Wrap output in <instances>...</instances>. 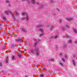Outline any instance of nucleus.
I'll return each mask as SVG.
<instances>
[{"label": "nucleus", "instance_id": "nucleus-1", "mask_svg": "<svg viewBox=\"0 0 77 77\" xmlns=\"http://www.w3.org/2000/svg\"><path fill=\"white\" fill-rule=\"evenodd\" d=\"M22 17H25L22 18V20H26V21H29V15L26 13H22Z\"/></svg>", "mask_w": 77, "mask_h": 77}, {"label": "nucleus", "instance_id": "nucleus-2", "mask_svg": "<svg viewBox=\"0 0 77 77\" xmlns=\"http://www.w3.org/2000/svg\"><path fill=\"white\" fill-rule=\"evenodd\" d=\"M31 2L34 5H39V3L38 2H36L35 0H31Z\"/></svg>", "mask_w": 77, "mask_h": 77}, {"label": "nucleus", "instance_id": "nucleus-3", "mask_svg": "<svg viewBox=\"0 0 77 77\" xmlns=\"http://www.w3.org/2000/svg\"><path fill=\"white\" fill-rule=\"evenodd\" d=\"M35 50L36 51V54L37 55L39 54V49L38 48H35Z\"/></svg>", "mask_w": 77, "mask_h": 77}, {"label": "nucleus", "instance_id": "nucleus-4", "mask_svg": "<svg viewBox=\"0 0 77 77\" xmlns=\"http://www.w3.org/2000/svg\"><path fill=\"white\" fill-rule=\"evenodd\" d=\"M5 14H7V15H8L9 14H13V13H12V12L9 11H5Z\"/></svg>", "mask_w": 77, "mask_h": 77}, {"label": "nucleus", "instance_id": "nucleus-5", "mask_svg": "<svg viewBox=\"0 0 77 77\" xmlns=\"http://www.w3.org/2000/svg\"><path fill=\"white\" fill-rule=\"evenodd\" d=\"M58 38V36L56 35L54 37L53 36L51 37L50 38V39H52V38H54V39H57Z\"/></svg>", "mask_w": 77, "mask_h": 77}, {"label": "nucleus", "instance_id": "nucleus-6", "mask_svg": "<svg viewBox=\"0 0 77 77\" xmlns=\"http://www.w3.org/2000/svg\"><path fill=\"white\" fill-rule=\"evenodd\" d=\"M72 62L73 63V64L74 66H75V64L76 63V62L74 60H72Z\"/></svg>", "mask_w": 77, "mask_h": 77}, {"label": "nucleus", "instance_id": "nucleus-7", "mask_svg": "<svg viewBox=\"0 0 77 77\" xmlns=\"http://www.w3.org/2000/svg\"><path fill=\"white\" fill-rule=\"evenodd\" d=\"M8 56H7L6 57V59H5L6 62V63H8Z\"/></svg>", "mask_w": 77, "mask_h": 77}, {"label": "nucleus", "instance_id": "nucleus-8", "mask_svg": "<svg viewBox=\"0 0 77 77\" xmlns=\"http://www.w3.org/2000/svg\"><path fill=\"white\" fill-rule=\"evenodd\" d=\"M16 42H20L21 41V39L19 38L18 39L16 40Z\"/></svg>", "mask_w": 77, "mask_h": 77}, {"label": "nucleus", "instance_id": "nucleus-9", "mask_svg": "<svg viewBox=\"0 0 77 77\" xmlns=\"http://www.w3.org/2000/svg\"><path fill=\"white\" fill-rule=\"evenodd\" d=\"M72 18H66V20L67 21H71L72 20Z\"/></svg>", "mask_w": 77, "mask_h": 77}, {"label": "nucleus", "instance_id": "nucleus-10", "mask_svg": "<svg viewBox=\"0 0 77 77\" xmlns=\"http://www.w3.org/2000/svg\"><path fill=\"white\" fill-rule=\"evenodd\" d=\"M54 28V26H52L51 27V28L50 29V30L51 31V30H53V29Z\"/></svg>", "mask_w": 77, "mask_h": 77}, {"label": "nucleus", "instance_id": "nucleus-11", "mask_svg": "<svg viewBox=\"0 0 77 77\" xmlns=\"http://www.w3.org/2000/svg\"><path fill=\"white\" fill-rule=\"evenodd\" d=\"M73 31L75 33H77V30H76L75 29H73Z\"/></svg>", "mask_w": 77, "mask_h": 77}, {"label": "nucleus", "instance_id": "nucleus-12", "mask_svg": "<svg viewBox=\"0 0 77 77\" xmlns=\"http://www.w3.org/2000/svg\"><path fill=\"white\" fill-rule=\"evenodd\" d=\"M11 59H12L13 60H14V59H15V57H14V55H12L11 57Z\"/></svg>", "mask_w": 77, "mask_h": 77}, {"label": "nucleus", "instance_id": "nucleus-13", "mask_svg": "<svg viewBox=\"0 0 77 77\" xmlns=\"http://www.w3.org/2000/svg\"><path fill=\"white\" fill-rule=\"evenodd\" d=\"M30 52L32 53V54H33L34 53V50L33 49H32L30 51Z\"/></svg>", "mask_w": 77, "mask_h": 77}, {"label": "nucleus", "instance_id": "nucleus-14", "mask_svg": "<svg viewBox=\"0 0 77 77\" xmlns=\"http://www.w3.org/2000/svg\"><path fill=\"white\" fill-rule=\"evenodd\" d=\"M5 2L6 3H8V4H9V0H6L5 1Z\"/></svg>", "mask_w": 77, "mask_h": 77}, {"label": "nucleus", "instance_id": "nucleus-15", "mask_svg": "<svg viewBox=\"0 0 77 77\" xmlns=\"http://www.w3.org/2000/svg\"><path fill=\"white\" fill-rule=\"evenodd\" d=\"M43 29H39V31H41V32H43Z\"/></svg>", "mask_w": 77, "mask_h": 77}, {"label": "nucleus", "instance_id": "nucleus-16", "mask_svg": "<svg viewBox=\"0 0 77 77\" xmlns=\"http://www.w3.org/2000/svg\"><path fill=\"white\" fill-rule=\"evenodd\" d=\"M59 63L60 65H61V66H64V64H63L61 62H60Z\"/></svg>", "mask_w": 77, "mask_h": 77}, {"label": "nucleus", "instance_id": "nucleus-17", "mask_svg": "<svg viewBox=\"0 0 77 77\" xmlns=\"http://www.w3.org/2000/svg\"><path fill=\"white\" fill-rule=\"evenodd\" d=\"M18 56L19 57H21L22 56L20 54H18Z\"/></svg>", "mask_w": 77, "mask_h": 77}, {"label": "nucleus", "instance_id": "nucleus-18", "mask_svg": "<svg viewBox=\"0 0 77 77\" xmlns=\"http://www.w3.org/2000/svg\"><path fill=\"white\" fill-rule=\"evenodd\" d=\"M21 29L22 31H23V32H25V31H26L25 30V29H24L23 28H21Z\"/></svg>", "mask_w": 77, "mask_h": 77}, {"label": "nucleus", "instance_id": "nucleus-19", "mask_svg": "<svg viewBox=\"0 0 77 77\" xmlns=\"http://www.w3.org/2000/svg\"><path fill=\"white\" fill-rule=\"evenodd\" d=\"M37 44V43H35L34 45V47L36 48V46Z\"/></svg>", "mask_w": 77, "mask_h": 77}, {"label": "nucleus", "instance_id": "nucleus-20", "mask_svg": "<svg viewBox=\"0 0 77 77\" xmlns=\"http://www.w3.org/2000/svg\"><path fill=\"white\" fill-rule=\"evenodd\" d=\"M42 26V25H38L37 26V27L38 28L39 27H41Z\"/></svg>", "mask_w": 77, "mask_h": 77}, {"label": "nucleus", "instance_id": "nucleus-21", "mask_svg": "<svg viewBox=\"0 0 77 77\" xmlns=\"http://www.w3.org/2000/svg\"><path fill=\"white\" fill-rule=\"evenodd\" d=\"M63 30V31H64V30H65V27H63L62 29Z\"/></svg>", "mask_w": 77, "mask_h": 77}, {"label": "nucleus", "instance_id": "nucleus-22", "mask_svg": "<svg viewBox=\"0 0 77 77\" xmlns=\"http://www.w3.org/2000/svg\"><path fill=\"white\" fill-rule=\"evenodd\" d=\"M43 35H44V33H42V34L40 35V37L42 36Z\"/></svg>", "mask_w": 77, "mask_h": 77}, {"label": "nucleus", "instance_id": "nucleus-23", "mask_svg": "<svg viewBox=\"0 0 77 77\" xmlns=\"http://www.w3.org/2000/svg\"><path fill=\"white\" fill-rule=\"evenodd\" d=\"M39 76L40 77H44V75H39Z\"/></svg>", "mask_w": 77, "mask_h": 77}, {"label": "nucleus", "instance_id": "nucleus-24", "mask_svg": "<svg viewBox=\"0 0 77 77\" xmlns=\"http://www.w3.org/2000/svg\"><path fill=\"white\" fill-rule=\"evenodd\" d=\"M66 26L67 28H69V26L68 25H66Z\"/></svg>", "mask_w": 77, "mask_h": 77}, {"label": "nucleus", "instance_id": "nucleus-25", "mask_svg": "<svg viewBox=\"0 0 77 77\" xmlns=\"http://www.w3.org/2000/svg\"><path fill=\"white\" fill-rule=\"evenodd\" d=\"M51 61H54V59L53 58H51L50 60Z\"/></svg>", "mask_w": 77, "mask_h": 77}, {"label": "nucleus", "instance_id": "nucleus-26", "mask_svg": "<svg viewBox=\"0 0 77 77\" xmlns=\"http://www.w3.org/2000/svg\"><path fill=\"white\" fill-rule=\"evenodd\" d=\"M72 42V41H71V40H69V41H68V42H69V43H71V42Z\"/></svg>", "mask_w": 77, "mask_h": 77}, {"label": "nucleus", "instance_id": "nucleus-27", "mask_svg": "<svg viewBox=\"0 0 77 77\" xmlns=\"http://www.w3.org/2000/svg\"><path fill=\"white\" fill-rule=\"evenodd\" d=\"M60 23H61L62 22V20L61 19H60L59 20Z\"/></svg>", "mask_w": 77, "mask_h": 77}, {"label": "nucleus", "instance_id": "nucleus-28", "mask_svg": "<svg viewBox=\"0 0 77 77\" xmlns=\"http://www.w3.org/2000/svg\"><path fill=\"white\" fill-rule=\"evenodd\" d=\"M62 60L64 62H65V60H64L63 59H62Z\"/></svg>", "mask_w": 77, "mask_h": 77}, {"label": "nucleus", "instance_id": "nucleus-29", "mask_svg": "<svg viewBox=\"0 0 77 77\" xmlns=\"http://www.w3.org/2000/svg\"><path fill=\"white\" fill-rule=\"evenodd\" d=\"M3 19H4V20H5V19H6V18L5 17H3Z\"/></svg>", "mask_w": 77, "mask_h": 77}, {"label": "nucleus", "instance_id": "nucleus-30", "mask_svg": "<svg viewBox=\"0 0 77 77\" xmlns=\"http://www.w3.org/2000/svg\"><path fill=\"white\" fill-rule=\"evenodd\" d=\"M60 56H62V53H60Z\"/></svg>", "mask_w": 77, "mask_h": 77}, {"label": "nucleus", "instance_id": "nucleus-31", "mask_svg": "<svg viewBox=\"0 0 77 77\" xmlns=\"http://www.w3.org/2000/svg\"><path fill=\"white\" fill-rule=\"evenodd\" d=\"M48 27H49V25H48L47 26V28H48Z\"/></svg>", "mask_w": 77, "mask_h": 77}, {"label": "nucleus", "instance_id": "nucleus-32", "mask_svg": "<svg viewBox=\"0 0 77 77\" xmlns=\"http://www.w3.org/2000/svg\"><path fill=\"white\" fill-rule=\"evenodd\" d=\"M2 65V63L0 62V66H1Z\"/></svg>", "mask_w": 77, "mask_h": 77}, {"label": "nucleus", "instance_id": "nucleus-33", "mask_svg": "<svg viewBox=\"0 0 77 77\" xmlns=\"http://www.w3.org/2000/svg\"><path fill=\"white\" fill-rule=\"evenodd\" d=\"M51 2H54V1H53V0H51Z\"/></svg>", "mask_w": 77, "mask_h": 77}, {"label": "nucleus", "instance_id": "nucleus-34", "mask_svg": "<svg viewBox=\"0 0 77 77\" xmlns=\"http://www.w3.org/2000/svg\"><path fill=\"white\" fill-rule=\"evenodd\" d=\"M20 53H22V51H20Z\"/></svg>", "mask_w": 77, "mask_h": 77}, {"label": "nucleus", "instance_id": "nucleus-35", "mask_svg": "<svg viewBox=\"0 0 77 77\" xmlns=\"http://www.w3.org/2000/svg\"><path fill=\"white\" fill-rule=\"evenodd\" d=\"M66 38H69V36L68 35H67V36L66 37Z\"/></svg>", "mask_w": 77, "mask_h": 77}, {"label": "nucleus", "instance_id": "nucleus-36", "mask_svg": "<svg viewBox=\"0 0 77 77\" xmlns=\"http://www.w3.org/2000/svg\"><path fill=\"white\" fill-rule=\"evenodd\" d=\"M34 41H36V39H34Z\"/></svg>", "mask_w": 77, "mask_h": 77}, {"label": "nucleus", "instance_id": "nucleus-37", "mask_svg": "<svg viewBox=\"0 0 77 77\" xmlns=\"http://www.w3.org/2000/svg\"><path fill=\"white\" fill-rule=\"evenodd\" d=\"M23 1H27V0H22Z\"/></svg>", "mask_w": 77, "mask_h": 77}, {"label": "nucleus", "instance_id": "nucleus-38", "mask_svg": "<svg viewBox=\"0 0 77 77\" xmlns=\"http://www.w3.org/2000/svg\"><path fill=\"white\" fill-rule=\"evenodd\" d=\"M57 10L58 11H59V9H57Z\"/></svg>", "mask_w": 77, "mask_h": 77}, {"label": "nucleus", "instance_id": "nucleus-39", "mask_svg": "<svg viewBox=\"0 0 77 77\" xmlns=\"http://www.w3.org/2000/svg\"><path fill=\"white\" fill-rule=\"evenodd\" d=\"M75 43H77V42H74Z\"/></svg>", "mask_w": 77, "mask_h": 77}, {"label": "nucleus", "instance_id": "nucleus-40", "mask_svg": "<svg viewBox=\"0 0 77 77\" xmlns=\"http://www.w3.org/2000/svg\"><path fill=\"white\" fill-rule=\"evenodd\" d=\"M25 77H28V76L27 75H25Z\"/></svg>", "mask_w": 77, "mask_h": 77}, {"label": "nucleus", "instance_id": "nucleus-41", "mask_svg": "<svg viewBox=\"0 0 77 77\" xmlns=\"http://www.w3.org/2000/svg\"><path fill=\"white\" fill-rule=\"evenodd\" d=\"M65 57H66V55L65 56Z\"/></svg>", "mask_w": 77, "mask_h": 77}, {"label": "nucleus", "instance_id": "nucleus-42", "mask_svg": "<svg viewBox=\"0 0 77 77\" xmlns=\"http://www.w3.org/2000/svg\"><path fill=\"white\" fill-rule=\"evenodd\" d=\"M44 69H45V68H44Z\"/></svg>", "mask_w": 77, "mask_h": 77}, {"label": "nucleus", "instance_id": "nucleus-43", "mask_svg": "<svg viewBox=\"0 0 77 77\" xmlns=\"http://www.w3.org/2000/svg\"><path fill=\"white\" fill-rule=\"evenodd\" d=\"M12 47H14V46H12Z\"/></svg>", "mask_w": 77, "mask_h": 77}, {"label": "nucleus", "instance_id": "nucleus-44", "mask_svg": "<svg viewBox=\"0 0 77 77\" xmlns=\"http://www.w3.org/2000/svg\"><path fill=\"white\" fill-rule=\"evenodd\" d=\"M0 26H1V24H0Z\"/></svg>", "mask_w": 77, "mask_h": 77}, {"label": "nucleus", "instance_id": "nucleus-45", "mask_svg": "<svg viewBox=\"0 0 77 77\" xmlns=\"http://www.w3.org/2000/svg\"><path fill=\"white\" fill-rule=\"evenodd\" d=\"M28 2H30V1H29Z\"/></svg>", "mask_w": 77, "mask_h": 77}]
</instances>
